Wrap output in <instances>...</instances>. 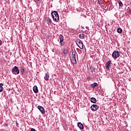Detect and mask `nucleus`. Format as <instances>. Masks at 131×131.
Wrapping results in <instances>:
<instances>
[{"mask_svg":"<svg viewBox=\"0 0 131 131\" xmlns=\"http://www.w3.org/2000/svg\"><path fill=\"white\" fill-rule=\"evenodd\" d=\"M51 15L54 21H55V22L59 21V14H58V12L54 11L51 13Z\"/></svg>","mask_w":131,"mask_h":131,"instance_id":"f257e3e1","label":"nucleus"},{"mask_svg":"<svg viewBox=\"0 0 131 131\" xmlns=\"http://www.w3.org/2000/svg\"><path fill=\"white\" fill-rule=\"evenodd\" d=\"M11 72L13 73V74H15V75L19 74V73H20L19 68H18L17 66H15L12 68Z\"/></svg>","mask_w":131,"mask_h":131,"instance_id":"f03ea898","label":"nucleus"},{"mask_svg":"<svg viewBox=\"0 0 131 131\" xmlns=\"http://www.w3.org/2000/svg\"><path fill=\"white\" fill-rule=\"evenodd\" d=\"M76 43L77 46L81 49L82 50L83 49V43L81 41V40L78 39L76 41Z\"/></svg>","mask_w":131,"mask_h":131,"instance_id":"7ed1b4c3","label":"nucleus"},{"mask_svg":"<svg viewBox=\"0 0 131 131\" xmlns=\"http://www.w3.org/2000/svg\"><path fill=\"white\" fill-rule=\"evenodd\" d=\"M119 56H120V54H119V52L118 51H115L112 53V57L113 59H117V58H119Z\"/></svg>","mask_w":131,"mask_h":131,"instance_id":"20e7f679","label":"nucleus"},{"mask_svg":"<svg viewBox=\"0 0 131 131\" xmlns=\"http://www.w3.org/2000/svg\"><path fill=\"white\" fill-rule=\"evenodd\" d=\"M91 109L92 110V111H97V110L99 109V106H98L97 104H93L91 106Z\"/></svg>","mask_w":131,"mask_h":131,"instance_id":"39448f33","label":"nucleus"},{"mask_svg":"<svg viewBox=\"0 0 131 131\" xmlns=\"http://www.w3.org/2000/svg\"><path fill=\"white\" fill-rule=\"evenodd\" d=\"M59 38L60 39V46H64V37L63 36V35H60L59 36Z\"/></svg>","mask_w":131,"mask_h":131,"instance_id":"423d86ee","label":"nucleus"},{"mask_svg":"<svg viewBox=\"0 0 131 131\" xmlns=\"http://www.w3.org/2000/svg\"><path fill=\"white\" fill-rule=\"evenodd\" d=\"M38 110H39L41 113H42V114H45V108H43V107L40 105H39L38 106Z\"/></svg>","mask_w":131,"mask_h":131,"instance_id":"0eeeda50","label":"nucleus"},{"mask_svg":"<svg viewBox=\"0 0 131 131\" xmlns=\"http://www.w3.org/2000/svg\"><path fill=\"white\" fill-rule=\"evenodd\" d=\"M111 64V60L107 61V62L106 63L105 68L107 70H109L110 69V64Z\"/></svg>","mask_w":131,"mask_h":131,"instance_id":"6e6552de","label":"nucleus"},{"mask_svg":"<svg viewBox=\"0 0 131 131\" xmlns=\"http://www.w3.org/2000/svg\"><path fill=\"white\" fill-rule=\"evenodd\" d=\"M45 21H46V23L50 25V23H52V20H51V18L49 17H46Z\"/></svg>","mask_w":131,"mask_h":131,"instance_id":"1a4fd4ad","label":"nucleus"},{"mask_svg":"<svg viewBox=\"0 0 131 131\" xmlns=\"http://www.w3.org/2000/svg\"><path fill=\"white\" fill-rule=\"evenodd\" d=\"M76 56H77V53H76V52L73 51L71 58L76 59Z\"/></svg>","mask_w":131,"mask_h":131,"instance_id":"9d476101","label":"nucleus"},{"mask_svg":"<svg viewBox=\"0 0 131 131\" xmlns=\"http://www.w3.org/2000/svg\"><path fill=\"white\" fill-rule=\"evenodd\" d=\"M33 92L35 94H37V93H38V89H37V86L36 85L34 86L33 88Z\"/></svg>","mask_w":131,"mask_h":131,"instance_id":"9b49d317","label":"nucleus"},{"mask_svg":"<svg viewBox=\"0 0 131 131\" xmlns=\"http://www.w3.org/2000/svg\"><path fill=\"white\" fill-rule=\"evenodd\" d=\"M78 126L80 129H83L84 128L83 125L80 122L78 123Z\"/></svg>","mask_w":131,"mask_h":131,"instance_id":"f8f14e48","label":"nucleus"},{"mask_svg":"<svg viewBox=\"0 0 131 131\" xmlns=\"http://www.w3.org/2000/svg\"><path fill=\"white\" fill-rule=\"evenodd\" d=\"M49 78H50V75L49 74V73H46L44 79L45 80H49Z\"/></svg>","mask_w":131,"mask_h":131,"instance_id":"ddd939ff","label":"nucleus"},{"mask_svg":"<svg viewBox=\"0 0 131 131\" xmlns=\"http://www.w3.org/2000/svg\"><path fill=\"white\" fill-rule=\"evenodd\" d=\"M70 60H71L72 63H73V64H76V63H77L76 58H73L71 57L70 58Z\"/></svg>","mask_w":131,"mask_h":131,"instance_id":"4468645a","label":"nucleus"},{"mask_svg":"<svg viewBox=\"0 0 131 131\" xmlns=\"http://www.w3.org/2000/svg\"><path fill=\"white\" fill-rule=\"evenodd\" d=\"M91 103H96L97 102V99L95 97H92L90 99Z\"/></svg>","mask_w":131,"mask_h":131,"instance_id":"2eb2a0df","label":"nucleus"},{"mask_svg":"<svg viewBox=\"0 0 131 131\" xmlns=\"http://www.w3.org/2000/svg\"><path fill=\"white\" fill-rule=\"evenodd\" d=\"M68 53H69V50H68V49L66 48L63 50V54L64 55H67V54H68Z\"/></svg>","mask_w":131,"mask_h":131,"instance_id":"dca6fc26","label":"nucleus"},{"mask_svg":"<svg viewBox=\"0 0 131 131\" xmlns=\"http://www.w3.org/2000/svg\"><path fill=\"white\" fill-rule=\"evenodd\" d=\"M79 38H81V39H84V38H85L83 34H80L79 36Z\"/></svg>","mask_w":131,"mask_h":131,"instance_id":"f3484780","label":"nucleus"},{"mask_svg":"<svg viewBox=\"0 0 131 131\" xmlns=\"http://www.w3.org/2000/svg\"><path fill=\"white\" fill-rule=\"evenodd\" d=\"M91 86H92V88H96V86H97L98 85V83L94 82L92 84H91Z\"/></svg>","mask_w":131,"mask_h":131,"instance_id":"a211bd4d","label":"nucleus"},{"mask_svg":"<svg viewBox=\"0 0 131 131\" xmlns=\"http://www.w3.org/2000/svg\"><path fill=\"white\" fill-rule=\"evenodd\" d=\"M25 71V70H24V68H21L20 69V74L23 75L24 74V72Z\"/></svg>","mask_w":131,"mask_h":131,"instance_id":"6ab92c4d","label":"nucleus"},{"mask_svg":"<svg viewBox=\"0 0 131 131\" xmlns=\"http://www.w3.org/2000/svg\"><path fill=\"white\" fill-rule=\"evenodd\" d=\"M118 33H122V29L121 28L117 29Z\"/></svg>","mask_w":131,"mask_h":131,"instance_id":"aec40b11","label":"nucleus"},{"mask_svg":"<svg viewBox=\"0 0 131 131\" xmlns=\"http://www.w3.org/2000/svg\"><path fill=\"white\" fill-rule=\"evenodd\" d=\"M3 83H0V93H1V92H3Z\"/></svg>","mask_w":131,"mask_h":131,"instance_id":"412c9836","label":"nucleus"},{"mask_svg":"<svg viewBox=\"0 0 131 131\" xmlns=\"http://www.w3.org/2000/svg\"><path fill=\"white\" fill-rule=\"evenodd\" d=\"M119 7H123V4H122V2L121 1H120L119 2Z\"/></svg>","mask_w":131,"mask_h":131,"instance_id":"4be33fe9","label":"nucleus"},{"mask_svg":"<svg viewBox=\"0 0 131 131\" xmlns=\"http://www.w3.org/2000/svg\"><path fill=\"white\" fill-rule=\"evenodd\" d=\"M90 69L91 70V72H92V73H93V72H95V70H96L95 68H94V69H93V70H92V68H90Z\"/></svg>","mask_w":131,"mask_h":131,"instance_id":"5701e85b","label":"nucleus"},{"mask_svg":"<svg viewBox=\"0 0 131 131\" xmlns=\"http://www.w3.org/2000/svg\"><path fill=\"white\" fill-rule=\"evenodd\" d=\"M2 45H3V41L2 40H0V46H2Z\"/></svg>","mask_w":131,"mask_h":131,"instance_id":"b1692460","label":"nucleus"},{"mask_svg":"<svg viewBox=\"0 0 131 131\" xmlns=\"http://www.w3.org/2000/svg\"><path fill=\"white\" fill-rule=\"evenodd\" d=\"M31 131H35V129L33 128H32L31 129Z\"/></svg>","mask_w":131,"mask_h":131,"instance_id":"393cba45","label":"nucleus"},{"mask_svg":"<svg viewBox=\"0 0 131 131\" xmlns=\"http://www.w3.org/2000/svg\"><path fill=\"white\" fill-rule=\"evenodd\" d=\"M101 0H98V4H99V5L101 4Z\"/></svg>","mask_w":131,"mask_h":131,"instance_id":"a878e982","label":"nucleus"},{"mask_svg":"<svg viewBox=\"0 0 131 131\" xmlns=\"http://www.w3.org/2000/svg\"><path fill=\"white\" fill-rule=\"evenodd\" d=\"M81 28H82V29H84V27H81Z\"/></svg>","mask_w":131,"mask_h":131,"instance_id":"bb28decb","label":"nucleus"},{"mask_svg":"<svg viewBox=\"0 0 131 131\" xmlns=\"http://www.w3.org/2000/svg\"><path fill=\"white\" fill-rule=\"evenodd\" d=\"M126 126H127V123H126Z\"/></svg>","mask_w":131,"mask_h":131,"instance_id":"cd10ccee","label":"nucleus"},{"mask_svg":"<svg viewBox=\"0 0 131 131\" xmlns=\"http://www.w3.org/2000/svg\"><path fill=\"white\" fill-rule=\"evenodd\" d=\"M17 125H18V123H16Z\"/></svg>","mask_w":131,"mask_h":131,"instance_id":"c85d7f7f","label":"nucleus"}]
</instances>
